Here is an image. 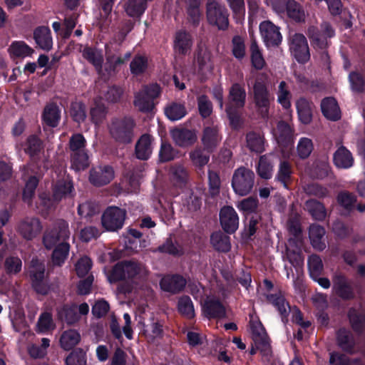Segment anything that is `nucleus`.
Listing matches in <instances>:
<instances>
[{"instance_id":"nucleus-1","label":"nucleus","mask_w":365,"mask_h":365,"mask_svg":"<svg viewBox=\"0 0 365 365\" xmlns=\"http://www.w3.org/2000/svg\"><path fill=\"white\" fill-rule=\"evenodd\" d=\"M147 275L145 267L139 263L132 261H125L118 263L113 269L108 277L110 282L118 280H127L121 284L119 291L124 294L136 292L142 289L144 278Z\"/></svg>"},{"instance_id":"nucleus-2","label":"nucleus","mask_w":365,"mask_h":365,"mask_svg":"<svg viewBox=\"0 0 365 365\" xmlns=\"http://www.w3.org/2000/svg\"><path fill=\"white\" fill-rule=\"evenodd\" d=\"M246 96L245 89L239 83H234L230 88L228 103L225 110L230 124L235 128L239 125L238 110L244 107Z\"/></svg>"},{"instance_id":"nucleus-3","label":"nucleus","mask_w":365,"mask_h":365,"mask_svg":"<svg viewBox=\"0 0 365 365\" xmlns=\"http://www.w3.org/2000/svg\"><path fill=\"white\" fill-rule=\"evenodd\" d=\"M69 236L68 223L64 220H59L52 227L45 231L43 244L47 250H51L61 242H67Z\"/></svg>"},{"instance_id":"nucleus-4","label":"nucleus","mask_w":365,"mask_h":365,"mask_svg":"<svg viewBox=\"0 0 365 365\" xmlns=\"http://www.w3.org/2000/svg\"><path fill=\"white\" fill-rule=\"evenodd\" d=\"M255 182L254 173L244 167L237 169L232 176V187L234 192L240 196L248 195Z\"/></svg>"},{"instance_id":"nucleus-5","label":"nucleus","mask_w":365,"mask_h":365,"mask_svg":"<svg viewBox=\"0 0 365 365\" xmlns=\"http://www.w3.org/2000/svg\"><path fill=\"white\" fill-rule=\"evenodd\" d=\"M135 123L132 118L115 119L112 121L109 129L111 135L118 141L130 143Z\"/></svg>"},{"instance_id":"nucleus-6","label":"nucleus","mask_w":365,"mask_h":365,"mask_svg":"<svg viewBox=\"0 0 365 365\" xmlns=\"http://www.w3.org/2000/svg\"><path fill=\"white\" fill-rule=\"evenodd\" d=\"M207 16L210 24L220 29L228 25V14L226 9L216 0H209L207 6Z\"/></svg>"},{"instance_id":"nucleus-7","label":"nucleus","mask_w":365,"mask_h":365,"mask_svg":"<svg viewBox=\"0 0 365 365\" xmlns=\"http://www.w3.org/2000/svg\"><path fill=\"white\" fill-rule=\"evenodd\" d=\"M160 93L158 85H151L138 92L135 97L134 105L141 112H150L153 108V99Z\"/></svg>"},{"instance_id":"nucleus-8","label":"nucleus","mask_w":365,"mask_h":365,"mask_svg":"<svg viewBox=\"0 0 365 365\" xmlns=\"http://www.w3.org/2000/svg\"><path fill=\"white\" fill-rule=\"evenodd\" d=\"M253 96L255 106L262 117L265 118L268 114L269 106V95L264 80L257 78L253 86Z\"/></svg>"},{"instance_id":"nucleus-9","label":"nucleus","mask_w":365,"mask_h":365,"mask_svg":"<svg viewBox=\"0 0 365 365\" xmlns=\"http://www.w3.org/2000/svg\"><path fill=\"white\" fill-rule=\"evenodd\" d=\"M125 218V210L115 207H109L102 216V225L108 231H116L122 228Z\"/></svg>"},{"instance_id":"nucleus-10","label":"nucleus","mask_w":365,"mask_h":365,"mask_svg":"<svg viewBox=\"0 0 365 365\" xmlns=\"http://www.w3.org/2000/svg\"><path fill=\"white\" fill-rule=\"evenodd\" d=\"M30 276L32 279L33 287L35 290L41 294L48 292L49 287L44 282L45 266L44 264L38 259L31 261Z\"/></svg>"},{"instance_id":"nucleus-11","label":"nucleus","mask_w":365,"mask_h":365,"mask_svg":"<svg viewBox=\"0 0 365 365\" xmlns=\"http://www.w3.org/2000/svg\"><path fill=\"white\" fill-rule=\"evenodd\" d=\"M299 233L300 229L299 227L294 228L296 240L289 239L287 246V257L298 273L302 271L304 262V259L299 250V245L301 244Z\"/></svg>"},{"instance_id":"nucleus-12","label":"nucleus","mask_w":365,"mask_h":365,"mask_svg":"<svg viewBox=\"0 0 365 365\" xmlns=\"http://www.w3.org/2000/svg\"><path fill=\"white\" fill-rule=\"evenodd\" d=\"M251 328L256 349L260 351L267 360H269L271 348L265 329L260 322H253Z\"/></svg>"},{"instance_id":"nucleus-13","label":"nucleus","mask_w":365,"mask_h":365,"mask_svg":"<svg viewBox=\"0 0 365 365\" xmlns=\"http://www.w3.org/2000/svg\"><path fill=\"white\" fill-rule=\"evenodd\" d=\"M43 227L40 220L36 217H26L17 225V232L25 240H31L41 232Z\"/></svg>"},{"instance_id":"nucleus-14","label":"nucleus","mask_w":365,"mask_h":365,"mask_svg":"<svg viewBox=\"0 0 365 365\" xmlns=\"http://www.w3.org/2000/svg\"><path fill=\"white\" fill-rule=\"evenodd\" d=\"M290 51L294 57L300 63L307 62L310 57L307 41L304 36L294 34L291 38Z\"/></svg>"},{"instance_id":"nucleus-15","label":"nucleus","mask_w":365,"mask_h":365,"mask_svg":"<svg viewBox=\"0 0 365 365\" xmlns=\"http://www.w3.org/2000/svg\"><path fill=\"white\" fill-rule=\"evenodd\" d=\"M259 30L264 43L267 46H277L282 41L279 28L269 21L260 24Z\"/></svg>"},{"instance_id":"nucleus-16","label":"nucleus","mask_w":365,"mask_h":365,"mask_svg":"<svg viewBox=\"0 0 365 365\" xmlns=\"http://www.w3.org/2000/svg\"><path fill=\"white\" fill-rule=\"evenodd\" d=\"M220 220L222 228L227 233L235 232L238 228L239 217L231 206H225L221 209Z\"/></svg>"},{"instance_id":"nucleus-17","label":"nucleus","mask_w":365,"mask_h":365,"mask_svg":"<svg viewBox=\"0 0 365 365\" xmlns=\"http://www.w3.org/2000/svg\"><path fill=\"white\" fill-rule=\"evenodd\" d=\"M270 4L277 13L281 14L286 11L287 16L294 21H300L304 18L303 10L294 1H288L285 5H277L272 1H270Z\"/></svg>"},{"instance_id":"nucleus-18","label":"nucleus","mask_w":365,"mask_h":365,"mask_svg":"<svg viewBox=\"0 0 365 365\" xmlns=\"http://www.w3.org/2000/svg\"><path fill=\"white\" fill-rule=\"evenodd\" d=\"M114 178V170L110 166L99 167L91 170L90 182L96 186L109 183Z\"/></svg>"},{"instance_id":"nucleus-19","label":"nucleus","mask_w":365,"mask_h":365,"mask_svg":"<svg viewBox=\"0 0 365 365\" xmlns=\"http://www.w3.org/2000/svg\"><path fill=\"white\" fill-rule=\"evenodd\" d=\"M173 141L179 146L186 147L192 145L197 140V135L194 130L183 128H175L171 130Z\"/></svg>"},{"instance_id":"nucleus-20","label":"nucleus","mask_w":365,"mask_h":365,"mask_svg":"<svg viewBox=\"0 0 365 365\" xmlns=\"http://www.w3.org/2000/svg\"><path fill=\"white\" fill-rule=\"evenodd\" d=\"M203 312L207 317L220 318L225 314L224 306L218 300L207 297L202 304Z\"/></svg>"},{"instance_id":"nucleus-21","label":"nucleus","mask_w":365,"mask_h":365,"mask_svg":"<svg viewBox=\"0 0 365 365\" xmlns=\"http://www.w3.org/2000/svg\"><path fill=\"white\" fill-rule=\"evenodd\" d=\"M153 148V138L150 135H143L135 145V154L138 159L147 160L152 154Z\"/></svg>"},{"instance_id":"nucleus-22","label":"nucleus","mask_w":365,"mask_h":365,"mask_svg":"<svg viewBox=\"0 0 365 365\" xmlns=\"http://www.w3.org/2000/svg\"><path fill=\"white\" fill-rule=\"evenodd\" d=\"M186 284L185 279L180 276H166L160 280V287L163 290L175 293L182 290Z\"/></svg>"},{"instance_id":"nucleus-23","label":"nucleus","mask_w":365,"mask_h":365,"mask_svg":"<svg viewBox=\"0 0 365 365\" xmlns=\"http://www.w3.org/2000/svg\"><path fill=\"white\" fill-rule=\"evenodd\" d=\"M324 115L331 120H336L341 117V112L336 100L333 98H324L321 104Z\"/></svg>"},{"instance_id":"nucleus-24","label":"nucleus","mask_w":365,"mask_h":365,"mask_svg":"<svg viewBox=\"0 0 365 365\" xmlns=\"http://www.w3.org/2000/svg\"><path fill=\"white\" fill-rule=\"evenodd\" d=\"M83 56L95 66L101 77L106 76L102 68L103 56L101 51L93 48H86L83 51Z\"/></svg>"},{"instance_id":"nucleus-25","label":"nucleus","mask_w":365,"mask_h":365,"mask_svg":"<svg viewBox=\"0 0 365 365\" xmlns=\"http://www.w3.org/2000/svg\"><path fill=\"white\" fill-rule=\"evenodd\" d=\"M192 46V39L189 34L185 31H179L176 34L174 42V49L179 55L186 54Z\"/></svg>"},{"instance_id":"nucleus-26","label":"nucleus","mask_w":365,"mask_h":365,"mask_svg":"<svg viewBox=\"0 0 365 365\" xmlns=\"http://www.w3.org/2000/svg\"><path fill=\"white\" fill-rule=\"evenodd\" d=\"M34 39L38 46L43 50H50L52 48L53 41L51 31L47 27H39L34 31Z\"/></svg>"},{"instance_id":"nucleus-27","label":"nucleus","mask_w":365,"mask_h":365,"mask_svg":"<svg viewBox=\"0 0 365 365\" xmlns=\"http://www.w3.org/2000/svg\"><path fill=\"white\" fill-rule=\"evenodd\" d=\"M334 162L338 168H349L352 166L354 159L349 150L341 146L335 152Z\"/></svg>"},{"instance_id":"nucleus-28","label":"nucleus","mask_w":365,"mask_h":365,"mask_svg":"<svg viewBox=\"0 0 365 365\" xmlns=\"http://www.w3.org/2000/svg\"><path fill=\"white\" fill-rule=\"evenodd\" d=\"M273 164H274V156L272 155H263L260 158L257 168V172L258 175L264 179H269L272 175L273 171Z\"/></svg>"},{"instance_id":"nucleus-29","label":"nucleus","mask_w":365,"mask_h":365,"mask_svg":"<svg viewBox=\"0 0 365 365\" xmlns=\"http://www.w3.org/2000/svg\"><path fill=\"white\" fill-rule=\"evenodd\" d=\"M334 36V31L329 24H322V31L320 34H313L311 35L312 42L314 46L320 48H325L327 46V38Z\"/></svg>"},{"instance_id":"nucleus-30","label":"nucleus","mask_w":365,"mask_h":365,"mask_svg":"<svg viewBox=\"0 0 365 365\" xmlns=\"http://www.w3.org/2000/svg\"><path fill=\"white\" fill-rule=\"evenodd\" d=\"M81 340L80 334L74 329H68L63 332L60 338V345L65 350H70L78 344Z\"/></svg>"},{"instance_id":"nucleus-31","label":"nucleus","mask_w":365,"mask_h":365,"mask_svg":"<svg viewBox=\"0 0 365 365\" xmlns=\"http://www.w3.org/2000/svg\"><path fill=\"white\" fill-rule=\"evenodd\" d=\"M60 120V110L55 104L47 105L43 113V122L50 127H56Z\"/></svg>"},{"instance_id":"nucleus-32","label":"nucleus","mask_w":365,"mask_h":365,"mask_svg":"<svg viewBox=\"0 0 365 365\" xmlns=\"http://www.w3.org/2000/svg\"><path fill=\"white\" fill-rule=\"evenodd\" d=\"M130 57V53H125L124 58H121L120 56H108L107 63L105 66L104 73L106 76H102V78L106 80L110 76H113L115 73V71L117 66L123 64Z\"/></svg>"},{"instance_id":"nucleus-33","label":"nucleus","mask_w":365,"mask_h":365,"mask_svg":"<svg viewBox=\"0 0 365 365\" xmlns=\"http://www.w3.org/2000/svg\"><path fill=\"white\" fill-rule=\"evenodd\" d=\"M202 140L207 149L211 150L215 148L220 140L217 128L215 126L206 127Z\"/></svg>"},{"instance_id":"nucleus-34","label":"nucleus","mask_w":365,"mask_h":365,"mask_svg":"<svg viewBox=\"0 0 365 365\" xmlns=\"http://www.w3.org/2000/svg\"><path fill=\"white\" fill-rule=\"evenodd\" d=\"M297 109L300 121L304 124H308L311 122L312 105L304 98H300L297 101Z\"/></svg>"},{"instance_id":"nucleus-35","label":"nucleus","mask_w":365,"mask_h":365,"mask_svg":"<svg viewBox=\"0 0 365 365\" xmlns=\"http://www.w3.org/2000/svg\"><path fill=\"white\" fill-rule=\"evenodd\" d=\"M9 53L13 57L25 58L31 56L34 50L24 41H14L9 48Z\"/></svg>"},{"instance_id":"nucleus-36","label":"nucleus","mask_w":365,"mask_h":365,"mask_svg":"<svg viewBox=\"0 0 365 365\" xmlns=\"http://www.w3.org/2000/svg\"><path fill=\"white\" fill-rule=\"evenodd\" d=\"M58 315L61 320L68 324H73L80 319V314L77 312V306H64L58 309Z\"/></svg>"},{"instance_id":"nucleus-37","label":"nucleus","mask_w":365,"mask_h":365,"mask_svg":"<svg viewBox=\"0 0 365 365\" xmlns=\"http://www.w3.org/2000/svg\"><path fill=\"white\" fill-rule=\"evenodd\" d=\"M106 115V108L101 99H95L91 108V118L93 123L98 125L103 122Z\"/></svg>"},{"instance_id":"nucleus-38","label":"nucleus","mask_w":365,"mask_h":365,"mask_svg":"<svg viewBox=\"0 0 365 365\" xmlns=\"http://www.w3.org/2000/svg\"><path fill=\"white\" fill-rule=\"evenodd\" d=\"M53 249L52 262L55 265L61 266L64 263L68 255L70 245L68 242H61Z\"/></svg>"},{"instance_id":"nucleus-39","label":"nucleus","mask_w":365,"mask_h":365,"mask_svg":"<svg viewBox=\"0 0 365 365\" xmlns=\"http://www.w3.org/2000/svg\"><path fill=\"white\" fill-rule=\"evenodd\" d=\"M325 234L324 228L318 225H312L309 228V238L313 247L322 250L325 247V245L322 242V239Z\"/></svg>"},{"instance_id":"nucleus-40","label":"nucleus","mask_w":365,"mask_h":365,"mask_svg":"<svg viewBox=\"0 0 365 365\" xmlns=\"http://www.w3.org/2000/svg\"><path fill=\"white\" fill-rule=\"evenodd\" d=\"M268 301L272 304L279 311L282 320L287 318L288 314L291 312L289 305L286 302L284 298L281 295L271 294L267 296Z\"/></svg>"},{"instance_id":"nucleus-41","label":"nucleus","mask_w":365,"mask_h":365,"mask_svg":"<svg viewBox=\"0 0 365 365\" xmlns=\"http://www.w3.org/2000/svg\"><path fill=\"white\" fill-rule=\"evenodd\" d=\"M277 101L285 109L291 106L292 94L288 85L284 81H281L277 91Z\"/></svg>"},{"instance_id":"nucleus-42","label":"nucleus","mask_w":365,"mask_h":365,"mask_svg":"<svg viewBox=\"0 0 365 365\" xmlns=\"http://www.w3.org/2000/svg\"><path fill=\"white\" fill-rule=\"evenodd\" d=\"M124 9L130 16L138 17L145 11L146 3L143 0H128L125 3Z\"/></svg>"},{"instance_id":"nucleus-43","label":"nucleus","mask_w":365,"mask_h":365,"mask_svg":"<svg viewBox=\"0 0 365 365\" xmlns=\"http://www.w3.org/2000/svg\"><path fill=\"white\" fill-rule=\"evenodd\" d=\"M166 116L171 120H178L187 113L185 106L181 103H172L165 108Z\"/></svg>"},{"instance_id":"nucleus-44","label":"nucleus","mask_w":365,"mask_h":365,"mask_svg":"<svg viewBox=\"0 0 365 365\" xmlns=\"http://www.w3.org/2000/svg\"><path fill=\"white\" fill-rule=\"evenodd\" d=\"M178 309L182 316L187 319H192L195 317L193 303L187 296H183L179 299Z\"/></svg>"},{"instance_id":"nucleus-45","label":"nucleus","mask_w":365,"mask_h":365,"mask_svg":"<svg viewBox=\"0 0 365 365\" xmlns=\"http://www.w3.org/2000/svg\"><path fill=\"white\" fill-rule=\"evenodd\" d=\"M88 166V156L85 150L71 153V167L76 170H84Z\"/></svg>"},{"instance_id":"nucleus-46","label":"nucleus","mask_w":365,"mask_h":365,"mask_svg":"<svg viewBox=\"0 0 365 365\" xmlns=\"http://www.w3.org/2000/svg\"><path fill=\"white\" fill-rule=\"evenodd\" d=\"M211 243L219 251L227 252L230 249L229 237L221 232H215L211 235Z\"/></svg>"},{"instance_id":"nucleus-47","label":"nucleus","mask_w":365,"mask_h":365,"mask_svg":"<svg viewBox=\"0 0 365 365\" xmlns=\"http://www.w3.org/2000/svg\"><path fill=\"white\" fill-rule=\"evenodd\" d=\"M305 206L314 219L321 220L325 217V208L322 203L312 200L307 201Z\"/></svg>"},{"instance_id":"nucleus-48","label":"nucleus","mask_w":365,"mask_h":365,"mask_svg":"<svg viewBox=\"0 0 365 365\" xmlns=\"http://www.w3.org/2000/svg\"><path fill=\"white\" fill-rule=\"evenodd\" d=\"M247 145L251 151L262 153L264 150V139L255 133H250L247 135Z\"/></svg>"},{"instance_id":"nucleus-49","label":"nucleus","mask_w":365,"mask_h":365,"mask_svg":"<svg viewBox=\"0 0 365 365\" xmlns=\"http://www.w3.org/2000/svg\"><path fill=\"white\" fill-rule=\"evenodd\" d=\"M291 128L284 122H279L275 130H273V135L279 143H282L284 141H289L291 136Z\"/></svg>"},{"instance_id":"nucleus-50","label":"nucleus","mask_w":365,"mask_h":365,"mask_svg":"<svg viewBox=\"0 0 365 365\" xmlns=\"http://www.w3.org/2000/svg\"><path fill=\"white\" fill-rule=\"evenodd\" d=\"M73 186L70 180H64L56 183L53 190V197L56 200H61L63 197L70 194Z\"/></svg>"},{"instance_id":"nucleus-51","label":"nucleus","mask_w":365,"mask_h":365,"mask_svg":"<svg viewBox=\"0 0 365 365\" xmlns=\"http://www.w3.org/2000/svg\"><path fill=\"white\" fill-rule=\"evenodd\" d=\"M308 267L312 278L317 279L323 269V264L320 257L317 255L310 256L308 259Z\"/></svg>"},{"instance_id":"nucleus-52","label":"nucleus","mask_w":365,"mask_h":365,"mask_svg":"<svg viewBox=\"0 0 365 365\" xmlns=\"http://www.w3.org/2000/svg\"><path fill=\"white\" fill-rule=\"evenodd\" d=\"M233 11L234 18L241 24L245 19V4L243 0H227Z\"/></svg>"},{"instance_id":"nucleus-53","label":"nucleus","mask_w":365,"mask_h":365,"mask_svg":"<svg viewBox=\"0 0 365 365\" xmlns=\"http://www.w3.org/2000/svg\"><path fill=\"white\" fill-rule=\"evenodd\" d=\"M313 150V143L308 138H302L297 144V152L300 158H307Z\"/></svg>"},{"instance_id":"nucleus-54","label":"nucleus","mask_w":365,"mask_h":365,"mask_svg":"<svg viewBox=\"0 0 365 365\" xmlns=\"http://www.w3.org/2000/svg\"><path fill=\"white\" fill-rule=\"evenodd\" d=\"M55 328V324L53 322L51 315L48 312L43 313L38 321L37 329L39 332L45 333L53 330Z\"/></svg>"},{"instance_id":"nucleus-55","label":"nucleus","mask_w":365,"mask_h":365,"mask_svg":"<svg viewBox=\"0 0 365 365\" xmlns=\"http://www.w3.org/2000/svg\"><path fill=\"white\" fill-rule=\"evenodd\" d=\"M250 51L252 66L256 69H262L265 64V61L258 46L255 42L252 43L250 46Z\"/></svg>"},{"instance_id":"nucleus-56","label":"nucleus","mask_w":365,"mask_h":365,"mask_svg":"<svg viewBox=\"0 0 365 365\" xmlns=\"http://www.w3.org/2000/svg\"><path fill=\"white\" fill-rule=\"evenodd\" d=\"M22 267V262L20 258L17 257H9L4 262V269L9 274H16Z\"/></svg>"},{"instance_id":"nucleus-57","label":"nucleus","mask_w":365,"mask_h":365,"mask_svg":"<svg viewBox=\"0 0 365 365\" xmlns=\"http://www.w3.org/2000/svg\"><path fill=\"white\" fill-rule=\"evenodd\" d=\"M148 67L147 59L142 56H135L130 64V71L134 75L143 73Z\"/></svg>"},{"instance_id":"nucleus-58","label":"nucleus","mask_w":365,"mask_h":365,"mask_svg":"<svg viewBox=\"0 0 365 365\" xmlns=\"http://www.w3.org/2000/svg\"><path fill=\"white\" fill-rule=\"evenodd\" d=\"M71 115L78 123L83 122L86 117V106L81 102H74L71 104Z\"/></svg>"},{"instance_id":"nucleus-59","label":"nucleus","mask_w":365,"mask_h":365,"mask_svg":"<svg viewBox=\"0 0 365 365\" xmlns=\"http://www.w3.org/2000/svg\"><path fill=\"white\" fill-rule=\"evenodd\" d=\"M171 177L173 182L181 186L187 179V173L186 170L181 165L173 167L171 170Z\"/></svg>"},{"instance_id":"nucleus-60","label":"nucleus","mask_w":365,"mask_h":365,"mask_svg":"<svg viewBox=\"0 0 365 365\" xmlns=\"http://www.w3.org/2000/svg\"><path fill=\"white\" fill-rule=\"evenodd\" d=\"M257 200L255 197H247L237 204V209L245 214L254 212L257 207Z\"/></svg>"},{"instance_id":"nucleus-61","label":"nucleus","mask_w":365,"mask_h":365,"mask_svg":"<svg viewBox=\"0 0 365 365\" xmlns=\"http://www.w3.org/2000/svg\"><path fill=\"white\" fill-rule=\"evenodd\" d=\"M190 159L196 167H203L209 161V155L201 149H195L190 153Z\"/></svg>"},{"instance_id":"nucleus-62","label":"nucleus","mask_w":365,"mask_h":365,"mask_svg":"<svg viewBox=\"0 0 365 365\" xmlns=\"http://www.w3.org/2000/svg\"><path fill=\"white\" fill-rule=\"evenodd\" d=\"M92 266L91 260L89 257L84 256L78 259L76 264V271L78 277H83L90 271Z\"/></svg>"},{"instance_id":"nucleus-63","label":"nucleus","mask_w":365,"mask_h":365,"mask_svg":"<svg viewBox=\"0 0 365 365\" xmlns=\"http://www.w3.org/2000/svg\"><path fill=\"white\" fill-rule=\"evenodd\" d=\"M163 326L158 322H153L147 327L145 330V334L148 340L153 341L155 339L160 337L163 333Z\"/></svg>"},{"instance_id":"nucleus-64","label":"nucleus","mask_w":365,"mask_h":365,"mask_svg":"<svg viewBox=\"0 0 365 365\" xmlns=\"http://www.w3.org/2000/svg\"><path fill=\"white\" fill-rule=\"evenodd\" d=\"M246 50L244 40L240 36L232 39V53L236 58L242 59L245 56Z\"/></svg>"}]
</instances>
